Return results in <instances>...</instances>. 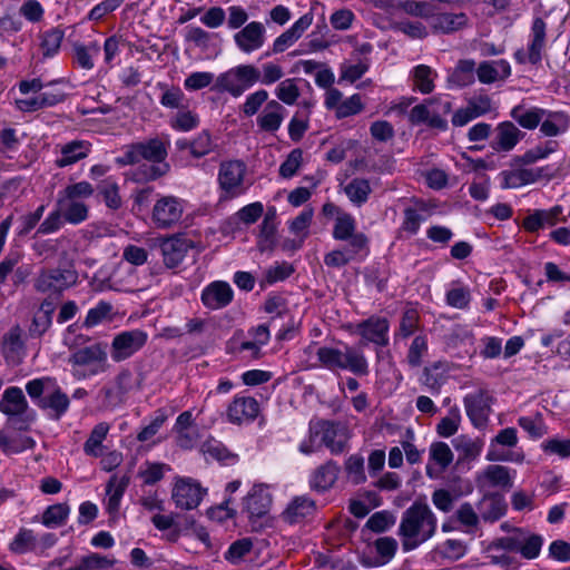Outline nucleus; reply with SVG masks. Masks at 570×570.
I'll list each match as a JSON object with an SVG mask.
<instances>
[{"label":"nucleus","mask_w":570,"mask_h":570,"mask_svg":"<svg viewBox=\"0 0 570 570\" xmlns=\"http://www.w3.org/2000/svg\"><path fill=\"white\" fill-rule=\"evenodd\" d=\"M438 528V519L423 502H414L402 515L399 535L404 551H412L431 539Z\"/></svg>","instance_id":"f257e3e1"},{"label":"nucleus","mask_w":570,"mask_h":570,"mask_svg":"<svg viewBox=\"0 0 570 570\" xmlns=\"http://www.w3.org/2000/svg\"><path fill=\"white\" fill-rule=\"evenodd\" d=\"M26 391L35 404L53 420H60L69 410L70 399L50 376L33 379L26 384Z\"/></svg>","instance_id":"f03ea898"},{"label":"nucleus","mask_w":570,"mask_h":570,"mask_svg":"<svg viewBox=\"0 0 570 570\" xmlns=\"http://www.w3.org/2000/svg\"><path fill=\"white\" fill-rule=\"evenodd\" d=\"M94 193V186L85 180L70 184L59 193L56 207L62 212L66 223L79 225L88 219L89 206L85 200Z\"/></svg>","instance_id":"7ed1b4c3"},{"label":"nucleus","mask_w":570,"mask_h":570,"mask_svg":"<svg viewBox=\"0 0 570 570\" xmlns=\"http://www.w3.org/2000/svg\"><path fill=\"white\" fill-rule=\"evenodd\" d=\"M73 377L85 380L109 368L106 345L94 343L76 350L69 357Z\"/></svg>","instance_id":"20e7f679"},{"label":"nucleus","mask_w":570,"mask_h":570,"mask_svg":"<svg viewBox=\"0 0 570 570\" xmlns=\"http://www.w3.org/2000/svg\"><path fill=\"white\" fill-rule=\"evenodd\" d=\"M451 109L450 101L442 100L440 97L429 98L411 109L409 121L412 125L426 124L430 128L444 131L448 129L445 116Z\"/></svg>","instance_id":"39448f33"},{"label":"nucleus","mask_w":570,"mask_h":570,"mask_svg":"<svg viewBox=\"0 0 570 570\" xmlns=\"http://www.w3.org/2000/svg\"><path fill=\"white\" fill-rule=\"evenodd\" d=\"M168 144L160 138L126 145L122 155L116 158L119 166L134 165L145 159L149 163H166Z\"/></svg>","instance_id":"423d86ee"},{"label":"nucleus","mask_w":570,"mask_h":570,"mask_svg":"<svg viewBox=\"0 0 570 570\" xmlns=\"http://www.w3.org/2000/svg\"><path fill=\"white\" fill-rule=\"evenodd\" d=\"M78 282V273L71 267L43 268L33 281L37 292L59 296L63 291L75 286Z\"/></svg>","instance_id":"0eeeda50"},{"label":"nucleus","mask_w":570,"mask_h":570,"mask_svg":"<svg viewBox=\"0 0 570 570\" xmlns=\"http://www.w3.org/2000/svg\"><path fill=\"white\" fill-rule=\"evenodd\" d=\"M258 80L259 70L254 65H239L222 73L217 78V86L220 90L237 98L257 83Z\"/></svg>","instance_id":"6e6552de"},{"label":"nucleus","mask_w":570,"mask_h":570,"mask_svg":"<svg viewBox=\"0 0 570 570\" xmlns=\"http://www.w3.org/2000/svg\"><path fill=\"white\" fill-rule=\"evenodd\" d=\"M309 432L312 438H320L332 454L337 455L347 450L350 432L342 423L317 421L311 424Z\"/></svg>","instance_id":"1a4fd4ad"},{"label":"nucleus","mask_w":570,"mask_h":570,"mask_svg":"<svg viewBox=\"0 0 570 570\" xmlns=\"http://www.w3.org/2000/svg\"><path fill=\"white\" fill-rule=\"evenodd\" d=\"M246 170L247 167L242 160H225L220 164L218 184L227 198L238 197L246 191Z\"/></svg>","instance_id":"9d476101"},{"label":"nucleus","mask_w":570,"mask_h":570,"mask_svg":"<svg viewBox=\"0 0 570 570\" xmlns=\"http://www.w3.org/2000/svg\"><path fill=\"white\" fill-rule=\"evenodd\" d=\"M206 494L207 489L195 479L176 476L174 480L171 499L178 509L187 511L196 509Z\"/></svg>","instance_id":"9b49d317"},{"label":"nucleus","mask_w":570,"mask_h":570,"mask_svg":"<svg viewBox=\"0 0 570 570\" xmlns=\"http://www.w3.org/2000/svg\"><path fill=\"white\" fill-rule=\"evenodd\" d=\"M185 209L181 198L173 195L160 196L154 204L151 220L157 228H171L179 223Z\"/></svg>","instance_id":"f8f14e48"},{"label":"nucleus","mask_w":570,"mask_h":570,"mask_svg":"<svg viewBox=\"0 0 570 570\" xmlns=\"http://www.w3.org/2000/svg\"><path fill=\"white\" fill-rule=\"evenodd\" d=\"M518 432L514 428H505L491 440L487 460L490 462H515L522 463L524 461L523 452H504L499 448H514L518 444Z\"/></svg>","instance_id":"ddd939ff"},{"label":"nucleus","mask_w":570,"mask_h":570,"mask_svg":"<svg viewBox=\"0 0 570 570\" xmlns=\"http://www.w3.org/2000/svg\"><path fill=\"white\" fill-rule=\"evenodd\" d=\"M463 403L471 423L478 429L484 428L492 411L493 396L490 392L485 389H479L465 395Z\"/></svg>","instance_id":"4468645a"},{"label":"nucleus","mask_w":570,"mask_h":570,"mask_svg":"<svg viewBox=\"0 0 570 570\" xmlns=\"http://www.w3.org/2000/svg\"><path fill=\"white\" fill-rule=\"evenodd\" d=\"M147 342V334L140 330L125 331L117 334L111 343V357L121 362L138 352Z\"/></svg>","instance_id":"2eb2a0df"},{"label":"nucleus","mask_w":570,"mask_h":570,"mask_svg":"<svg viewBox=\"0 0 570 570\" xmlns=\"http://www.w3.org/2000/svg\"><path fill=\"white\" fill-rule=\"evenodd\" d=\"M258 401L248 395L237 394L226 407V419L237 425L253 422L259 414Z\"/></svg>","instance_id":"dca6fc26"},{"label":"nucleus","mask_w":570,"mask_h":570,"mask_svg":"<svg viewBox=\"0 0 570 570\" xmlns=\"http://www.w3.org/2000/svg\"><path fill=\"white\" fill-rule=\"evenodd\" d=\"M233 39L239 51L250 55L265 45L266 28L261 21H250L239 29Z\"/></svg>","instance_id":"f3484780"},{"label":"nucleus","mask_w":570,"mask_h":570,"mask_svg":"<svg viewBox=\"0 0 570 570\" xmlns=\"http://www.w3.org/2000/svg\"><path fill=\"white\" fill-rule=\"evenodd\" d=\"M514 471L500 464H490L485 466L475 478L476 485L480 489H501L510 490L513 487Z\"/></svg>","instance_id":"a211bd4d"},{"label":"nucleus","mask_w":570,"mask_h":570,"mask_svg":"<svg viewBox=\"0 0 570 570\" xmlns=\"http://www.w3.org/2000/svg\"><path fill=\"white\" fill-rule=\"evenodd\" d=\"M390 323L385 317L371 316L354 326V333L358 334L366 343L379 346L389 344Z\"/></svg>","instance_id":"6ab92c4d"},{"label":"nucleus","mask_w":570,"mask_h":570,"mask_svg":"<svg viewBox=\"0 0 570 570\" xmlns=\"http://www.w3.org/2000/svg\"><path fill=\"white\" fill-rule=\"evenodd\" d=\"M524 132L513 121H502L494 128L491 148L497 153H509L523 139Z\"/></svg>","instance_id":"aec40b11"},{"label":"nucleus","mask_w":570,"mask_h":570,"mask_svg":"<svg viewBox=\"0 0 570 570\" xmlns=\"http://www.w3.org/2000/svg\"><path fill=\"white\" fill-rule=\"evenodd\" d=\"M316 513V503L307 495H298L291 500L281 519L287 524H299L308 521Z\"/></svg>","instance_id":"412c9836"},{"label":"nucleus","mask_w":570,"mask_h":570,"mask_svg":"<svg viewBox=\"0 0 570 570\" xmlns=\"http://www.w3.org/2000/svg\"><path fill=\"white\" fill-rule=\"evenodd\" d=\"M333 238L336 240L347 242V244H354V242H362L363 248H368V238L364 233L356 232V219L347 213H338L335 217L333 232Z\"/></svg>","instance_id":"4be33fe9"},{"label":"nucleus","mask_w":570,"mask_h":570,"mask_svg":"<svg viewBox=\"0 0 570 570\" xmlns=\"http://www.w3.org/2000/svg\"><path fill=\"white\" fill-rule=\"evenodd\" d=\"M286 108L276 99H271L256 118V125L262 132L275 134L282 127Z\"/></svg>","instance_id":"5701e85b"},{"label":"nucleus","mask_w":570,"mask_h":570,"mask_svg":"<svg viewBox=\"0 0 570 570\" xmlns=\"http://www.w3.org/2000/svg\"><path fill=\"white\" fill-rule=\"evenodd\" d=\"M1 352L9 364L18 365L26 356L23 331L19 326L11 327L2 337Z\"/></svg>","instance_id":"b1692460"},{"label":"nucleus","mask_w":570,"mask_h":570,"mask_svg":"<svg viewBox=\"0 0 570 570\" xmlns=\"http://www.w3.org/2000/svg\"><path fill=\"white\" fill-rule=\"evenodd\" d=\"M314 16L312 12L303 14L294 24L279 35L273 42L272 52L282 53L289 47H292L305 31L312 26Z\"/></svg>","instance_id":"393cba45"},{"label":"nucleus","mask_w":570,"mask_h":570,"mask_svg":"<svg viewBox=\"0 0 570 570\" xmlns=\"http://www.w3.org/2000/svg\"><path fill=\"white\" fill-rule=\"evenodd\" d=\"M230 285L223 281H215L208 284L202 292V303L210 309H220L233 301Z\"/></svg>","instance_id":"a878e982"},{"label":"nucleus","mask_w":570,"mask_h":570,"mask_svg":"<svg viewBox=\"0 0 570 570\" xmlns=\"http://www.w3.org/2000/svg\"><path fill=\"white\" fill-rule=\"evenodd\" d=\"M243 504L249 518H262L271 509L272 495L266 487L254 485L244 498Z\"/></svg>","instance_id":"bb28decb"},{"label":"nucleus","mask_w":570,"mask_h":570,"mask_svg":"<svg viewBox=\"0 0 570 570\" xmlns=\"http://www.w3.org/2000/svg\"><path fill=\"white\" fill-rule=\"evenodd\" d=\"M340 471V465L333 460H328L325 463L321 464L313 471L311 475V489L317 492L328 491L335 485L338 479Z\"/></svg>","instance_id":"cd10ccee"},{"label":"nucleus","mask_w":570,"mask_h":570,"mask_svg":"<svg viewBox=\"0 0 570 570\" xmlns=\"http://www.w3.org/2000/svg\"><path fill=\"white\" fill-rule=\"evenodd\" d=\"M91 150V144L87 140H72L60 146V155L56 158L55 165L58 168L71 166L86 157Z\"/></svg>","instance_id":"c85d7f7f"},{"label":"nucleus","mask_w":570,"mask_h":570,"mask_svg":"<svg viewBox=\"0 0 570 570\" xmlns=\"http://www.w3.org/2000/svg\"><path fill=\"white\" fill-rule=\"evenodd\" d=\"M361 243L356 239L354 244H347L343 248L333 249L324 256V264L328 267L341 268L358 256H366L368 248H363Z\"/></svg>","instance_id":"c756f323"},{"label":"nucleus","mask_w":570,"mask_h":570,"mask_svg":"<svg viewBox=\"0 0 570 570\" xmlns=\"http://www.w3.org/2000/svg\"><path fill=\"white\" fill-rule=\"evenodd\" d=\"M188 247L187 240L178 236L164 239L160 243L164 265L170 269L176 268L185 258Z\"/></svg>","instance_id":"7c9ffc66"},{"label":"nucleus","mask_w":570,"mask_h":570,"mask_svg":"<svg viewBox=\"0 0 570 570\" xmlns=\"http://www.w3.org/2000/svg\"><path fill=\"white\" fill-rule=\"evenodd\" d=\"M29 410L28 401L18 386H10L4 390L1 401L0 411L7 416H22Z\"/></svg>","instance_id":"2f4dec72"},{"label":"nucleus","mask_w":570,"mask_h":570,"mask_svg":"<svg viewBox=\"0 0 570 570\" xmlns=\"http://www.w3.org/2000/svg\"><path fill=\"white\" fill-rule=\"evenodd\" d=\"M539 126L543 137H557L568 131L570 116L566 111L544 109V118Z\"/></svg>","instance_id":"473e14b6"},{"label":"nucleus","mask_w":570,"mask_h":570,"mask_svg":"<svg viewBox=\"0 0 570 570\" xmlns=\"http://www.w3.org/2000/svg\"><path fill=\"white\" fill-rule=\"evenodd\" d=\"M511 75L510 63L504 60L482 61L476 68V77L481 83L490 85L505 80Z\"/></svg>","instance_id":"72a5a7b5"},{"label":"nucleus","mask_w":570,"mask_h":570,"mask_svg":"<svg viewBox=\"0 0 570 570\" xmlns=\"http://www.w3.org/2000/svg\"><path fill=\"white\" fill-rule=\"evenodd\" d=\"M558 148V142L553 140H547L541 142L528 150L522 155H517L511 159V166H531L539 160L548 158Z\"/></svg>","instance_id":"f704fd0d"},{"label":"nucleus","mask_w":570,"mask_h":570,"mask_svg":"<svg viewBox=\"0 0 570 570\" xmlns=\"http://www.w3.org/2000/svg\"><path fill=\"white\" fill-rule=\"evenodd\" d=\"M109 431V423L100 422L96 424L90 431L88 439L83 443V453L91 458L101 456L105 450H107L104 441L107 439Z\"/></svg>","instance_id":"c9c22d12"},{"label":"nucleus","mask_w":570,"mask_h":570,"mask_svg":"<svg viewBox=\"0 0 570 570\" xmlns=\"http://www.w3.org/2000/svg\"><path fill=\"white\" fill-rule=\"evenodd\" d=\"M510 117L523 129L533 130L544 118V109L517 105L510 111Z\"/></svg>","instance_id":"e433bc0d"},{"label":"nucleus","mask_w":570,"mask_h":570,"mask_svg":"<svg viewBox=\"0 0 570 570\" xmlns=\"http://www.w3.org/2000/svg\"><path fill=\"white\" fill-rule=\"evenodd\" d=\"M130 482V476L128 474H124L121 476L114 474L106 487L107 494V511L112 514L117 513L120 507V501L122 495L128 488Z\"/></svg>","instance_id":"4c0bfd02"},{"label":"nucleus","mask_w":570,"mask_h":570,"mask_svg":"<svg viewBox=\"0 0 570 570\" xmlns=\"http://www.w3.org/2000/svg\"><path fill=\"white\" fill-rule=\"evenodd\" d=\"M546 46V22L541 18L534 19L531 28V41L528 46L529 63L538 65L542 58Z\"/></svg>","instance_id":"58836bf2"},{"label":"nucleus","mask_w":570,"mask_h":570,"mask_svg":"<svg viewBox=\"0 0 570 570\" xmlns=\"http://www.w3.org/2000/svg\"><path fill=\"white\" fill-rule=\"evenodd\" d=\"M207 461L214 460L222 464L229 465L237 462V454L230 452L220 441L215 439L206 440L200 448Z\"/></svg>","instance_id":"ea45409f"},{"label":"nucleus","mask_w":570,"mask_h":570,"mask_svg":"<svg viewBox=\"0 0 570 570\" xmlns=\"http://www.w3.org/2000/svg\"><path fill=\"white\" fill-rule=\"evenodd\" d=\"M65 32L62 29L55 27L39 33V50L43 58L56 56L61 47Z\"/></svg>","instance_id":"a19ab883"},{"label":"nucleus","mask_w":570,"mask_h":570,"mask_svg":"<svg viewBox=\"0 0 570 570\" xmlns=\"http://www.w3.org/2000/svg\"><path fill=\"white\" fill-rule=\"evenodd\" d=\"M116 562L117 560L112 557L91 552L80 557L73 566L62 570H108L112 568Z\"/></svg>","instance_id":"79ce46f5"},{"label":"nucleus","mask_w":570,"mask_h":570,"mask_svg":"<svg viewBox=\"0 0 570 570\" xmlns=\"http://www.w3.org/2000/svg\"><path fill=\"white\" fill-rule=\"evenodd\" d=\"M468 16L460 13H440L433 18L432 27L435 31L442 33H452L468 26Z\"/></svg>","instance_id":"37998d69"},{"label":"nucleus","mask_w":570,"mask_h":570,"mask_svg":"<svg viewBox=\"0 0 570 570\" xmlns=\"http://www.w3.org/2000/svg\"><path fill=\"white\" fill-rule=\"evenodd\" d=\"M344 193L352 204L361 207L368 200L372 187L367 179L355 177L344 186Z\"/></svg>","instance_id":"c03bdc74"},{"label":"nucleus","mask_w":570,"mask_h":570,"mask_svg":"<svg viewBox=\"0 0 570 570\" xmlns=\"http://www.w3.org/2000/svg\"><path fill=\"white\" fill-rule=\"evenodd\" d=\"M479 510L484 521L494 522L505 514L507 503L501 495H485L480 502Z\"/></svg>","instance_id":"a18cd8bd"},{"label":"nucleus","mask_w":570,"mask_h":570,"mask_svg":"<svg viewBox=\"0 0 570 570\" xmlns=\"http://www.w3.org/2000/svg\"><path fill=\"white\" fill-rule=\"evenodd\" d=\"M342 370L352 372L355 375H367L368 363L366 357L361 351L355 350L352 346H345L343 350Z\"/></svg>","instance_id":"49530a36"},{"label":"nucleus","mask_w":570,"mask_h":570,"mask_svg":"<svg viewBox=\"0 0 570 570\" xmlns=\"http://www.w3.org/2000/svg\"><path fill=\"white\" fill-rule=\"evenodd\" d=\"M428 213L429 206L424 202H417L414 207L405 208L402 230L410 235H415L420 229L421 223L425 220V214Z\"/></svg>","instance_id":"de8ad7c7"},{"label":"nucleus","mask_w":570,"mask_h":570,"mask_svg":"<svg viewBox=\"0 0 570 570\" xmlns=\"http://www.w3.org/2000/svg\"><path fill=\"white\" fill-rule=\"evenodd\" d=\"M476 75L475 62L472 59H462L458 62L449 77V81L458 87H466L474 82Z\"/></svg>","instance_id":"09e8293b"},{"label":"nucleus","mask_w":570,"mask_h":570,"mask_svg":"<svg viewBox=\"0 0 570 570\" xmlns=\"http://www.w3.org/2000/svg\"><path fill=\"white\" fill-rule=\"evenodd\" d=\"M436 72L426 65H419L412 71L413 88L423 95L431 94L434 90V80Z\"/></svg>","instance_id":"8fccbe9b"},{"label":"nucleus","mask_w":570,"mask_h":570,"mask_svg":"<svg viewBox=\"0 0 570 570\" xmlns=\"http://www.w3.org/2000/svg\"><path fill=\"white\" fill-rule=\"evenodd\" d=\"M168 171L169 165L167 163L142 164L132 171L131 177L137 183H147L165 176Z\"/></svg>","instance_id":"3c124183"},{"label":"nucleus","mask_w":570,"mask_h":570,"mask_svg":"<svg viewBox=\"0 0 570 570\" xmlns=\"http://www.w3.org/2000/svg\"><path fill=\"white\" fill-rule=\"evenodd\" d=\"M453 446L462 454L464 460L476 459L484 446V442L480 438H470L468 435H459L453 440Z\"/></svg>","instance_id":"603ef678"},{"label":"nucleus","mask_w":570,"mask_h":570,"mask_svg":"<svg viewBox=\"0 0 570 570\" xmlns=\"http://www.w3.org/2000/svg\"><path fill=\"white\" fill-rule=\"evenodd\" d=\"M171 471L170 465L161 462L146 461L138 471V478L146 485H153L165 476L166 472Z\"/></svg>","instance_id":"864d4df0"},{"label":"nucleus","mask_w":570,"mask_h":570,"mask_svg":"<svg viewBox=\"0 0 570 570\" xmlns=\"http://www.w3.org/2000/svg\"><path fill=\"white\" fill-rule=\"evenodd\" d=\"M69 513L70 507L67 503H56L43 511L41 522L47 528H58L66 523Z\"/></svg>","instance_id":"5fc2aeb1"},{"label":"nucleus","mask_w":570,"mask_h":570,"mask_svg":"<svg viewBox=\"0 0 570 570\" xmlns=\"http://www.w3.org/2000/svg\"><path fill=\"white\" fill-rule=\"evenodd\" d=\"M523 186L535 184L541 180H550L553 170L550 166L528 168V166H513Z\"/></svg>","instance_id":"6e6d98bb"},{"label":"nucleus","mask_w":570,"mask_h":570,"mask_svg":"<svg viewBox=\"0 0 570 570\" xmlns=\"http://www.w3.org/2000/svg\"><path fill=\"white\" fill-rule=\"evenodd\" d=\"M268 98V91L265 89H258L249 94L239 107L240 112L245 117H253L254 115H258L267 101L271 100Z\"/></svg>","instance_id":"4d7b16f0"},{"label":"nucleus","mask_w":570,"mask_h":570,"mask_svg":"<svg viewBox=\"0 0 570 570\" xmlns=\"http://www.w3.org/2000/svg\"><path fill=\"white\" fill-rule=\"evenodd\" d=\"M97 189L108 208L117 210L121 207L122 199L119 195V186L114 179L107 178L100 181Z\"/></svg>","instance_id":"13d9d810"},{"label":"nucleus","mask_w":570,"mask_h":570,"mask_svg":"<svg viewBox=\"0 0 570 570\" xmlns=\"http://www.w3.org/2000/svg\"><path fill=\"white\" fill-rule=\"evenodd\" d=\"M344 470L350 482L362 484L366 481L364 458L361 454H352L344 462Z\"/></svg>","instance_id":"bf43d9fd"},{"label":"nucleus","mask_w":570,"mask_h":570,"mask_svg":"<svg viewBox=\"0 0 570 570\" xmlns=\"http://www.w3.org/2000/svg\"><path fill=\"white\" fill-rule=\"evenodd\" d=\"M299 88L296 83V79L294 78H287L285 80L279 81L275 89V96L276 100L279 101L282 105H288L293 106L296 104L298 97H299Z\"/></svg>","instance_id":"052dcab7"},{"label":"nucleus","mask_w":570,"mask_h":570,"mask_svg":"<svg viewBox=\"0 0 570 570\" xmlns=\"http://www.w3.org/2000/svg\"><path fill=\"white\" fill-rule=\"evenodd\" d=\"M199 124L198 115L187 108H179L175 116L170 119V126L178 131H189L195 129Z\"/></svg>","instance_id":"680f3d73"},{"label":"nucleus","mask_w":570,"mask_h":570,"mask_svg":"<svg viewBox=\"0 0 570 570\" xmlns=\"http://www.w3.org/2000/svg\"><path fill=\"white\" fill-rule=\"evenodd\" d=\"M320 365L330 370H342L343 351L336 347L322 346L316 352Z\"/></svg>","instance_id":"e2e57ef3"},{"label":"nucleus","mask_w":570,"mask_h":570,"mask_svg":"<svg viewBox=\"0 0 570 570\" xmlns=\"http://www.w3.org/2000/svg\"><path fill=\"white\" fill-rule=\"evenodd\" d=\"M75 50V62L82 69L90 70L94 68L92 58L100 52V47L97 42H92L89 46L76 43Z\"/></svg>","instance_id":"0e129e2a"},{"label":"nucleus","mask_w":570,"mask_h":570,"mask_svg":"<svg viewBox=\"0 0 570 570\" xmlns=\"http://www.w3.org/2000/svg\"><path fill=\"white\" fill-rule=\"evenodd\" d=\"M178 147L180 149L189 148L190 154L199 158L210 153L212 139L208 132L203 131L190 142L186 140L178 141Z\"/></svg>","instance_id":"69168bd1"},{"label":"nucleus","mask_w":570,"mask_h":570,"mask_svg":"<svg viewBox=\"0 0 570 570\" xmlns=\"http://www.w3.org/2000/svg\"><path fill=\"white\" fill-rule=\"evenodd\" d=\"M518 424L533 439H540L547 434V426L540 413L532 416H520Z\"/></svg>","instance_id":"338daca9"},{"label":"nucleus","mask_w":570,"mask_h":570,"mask_svg":"<svg viewBox=\"0 0 570 570\" xmlns=\"http://www.w3.org/2000/svg\"><path fill=\"white\" fill-rule=\"evenodd\" d=\"M453 452L444 442H434L430 446V459L440 468L441 471L448 469L453 461Z\"/></svg>","instance_id":"774afa93"}]
</instances>
